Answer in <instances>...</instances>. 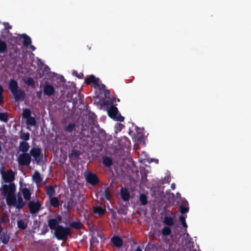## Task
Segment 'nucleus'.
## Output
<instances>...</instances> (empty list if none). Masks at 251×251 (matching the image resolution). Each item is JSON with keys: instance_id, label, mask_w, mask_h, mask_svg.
<instances>
[{"instance_id": "42", "label": "nucleus", "mask_w": 251, "mask_h": 251, "mask_svg": "<svg viewBox=\"0 0 251 251\" xmlns=\"http://www.w3.org/2000/svg\"><path fill=\"white\" fill-rule=\"evenodd\" d=\"M1 100H2V95L0 94V102L1 101Z\"/></svg>"}, {"instance_id": "19", "label": "nucleus", "mask_w": 251, "mask_h": 251, "mask_svg": "<svg viewBox=\"0 0 251 251\" xmlns=\"http://www.w3.org/2000/svg\"><path fill=\"white\" fill-rule=\"evenodd\" d=\"M93 211L96 214H98L99 215H103L105 213V209L102 208L100 206H97L94 207Z\"/></svg>"}, {"instance_id": "13", "label": "nucleus", "mask_w": 251, "mask_h": 251, "mask_svg": "<svg viewBox=\"0 0 251 251\" xmlns=\"http://www.w3.org/2000/svg\"><path fill=\"white\" fill-rule=\"evenodd\" d=\"M54 88L50 85H47L44 89V93L47 95L50 96L54 93Z\"/></svg>"}, {"instance_id": "18", "label": "nucleus", "mask_w": 251, "mask_h": 251, "mask_svg": "<svg viewBox=\"0 0 251 251\" xmlns=\"http://www.w3.org/2000/svg\"><path fill=\"white\" fill-rule=\"evenodd\" d=\"M24 44L25 46H28L30 45V48L32 50H35V48L33 46L31 45V39L29 37H28L26 35H25L24 36Z\"/></svg>"}, {"instance_id": "12", "label": "nucleus", "mask_w": 251, "mask_h": 251, "mask_svg": "<svg viewBox=\"0 0 251 251\" xmlns=\"http://www.w3.org/2000/svg\"><path fill=\"white\" fill-rule=\"evenodd\" d=\"M21 191L25 200L28 201L30 199L31 192L30 190L26 187H23L21 189Z\"/></svg>"}, {"instance_id": "16", "label": "nucleus", "mask_w": 251, "mask_h": 251, "mask_svg": "<svg viewBox=\"0 0 251 251\" xmlns=\"http://www.w3.org/2000/svg\"><path fill=\"white\" fill-rule=\"evenodd\" d=\"M112 242L113 244L117 247H121L122 245V239L118 236L113 237L112 238Z\"/></svg>"}, {"instance_id": "23", "label": "nucleus", "mask_w": 251, "mask_h": 251, "mask_svg": "<svg viewBox=\"0 0 251 251\" xmlns=\"http://www.w3.org/2000/svg\"><path fill=\"white\" fill-rule=\"evenodd\" d=\"M26 122L27 125L34 126L36 124V121L34 118L29 117L28 118L26 119Z\"/></svg>"}, {"instance_id": "15", "label": "nucleus", "mask_w": 251, "mask_h": 251, "mask_svg": "<svg viewBox=\"0 0 251 251\" xmlns=\"http://www.w3.org/2000/svg\"><path fill=\"white\" fill-rule=\"evenodd\" d=\"M32 179L37 184L41 183L42 180L40 174L37 171H36L32 176Z\"/></svg>"}, {"instance_id": "41", "label": "nucleus", "mask_w": 251, "mask_h": 251, "mask_svg": "<svg viewBox=\"0 0 251 251\" xmlns=\"http://www.w3.org/2000/svg\"><path fill=\"white\" fill-rule=\"evenodd\" d=\"M136 251H142L140 248H138L136 249Z\"/></svg>"}, {"instance_id": "36", "label": "nucleus", "mask_w": 251, "mask_h": 251, "mask_svg": "<svg viewBox=\"0 0 251 251\" xmlns=\"http://www.w3.org/2000/svg\"><path fill=\"white\" fill-rule=\"evenodd\" d=\"M74 126H75L73 124L70 125L66 127V130L68 131H71L74 128Z\"/></svg>"}, {"instance_id": "3", "label": "nucleus", "mask_w": 251, "mask_h": 251, "mask_svg": "<svg viewBox=\"0 0 251 251\" xmlns=\"http://www.w3.org/2000/svg\"><path fill=\"white\" fill-rule=\"evenodd\" d=\"M70 232L69 228L60 226L58 227L56 230L54 231V233L58 239L65 240L67 239V236L70 234Z\"/></svg>"}, {"instance_id": "29", "label": "nucleus", "mask_w": 251, "mask_h": 251, "mask_svg": "<svg viewBox=\"0 0 251 251\" xmlns=\"http://www.w3.org/2000/svg\"><path fill=\"white\" fill-rule=\"evenodd\" d=\"M46 192L48 195L50 196H51L54 192V188L51 186H49L47 187Z\"/></svg>"}, {"instance_id": "35", "label": "nucleus", "mask_w": 251, "mask_h": 251, "mask_svg": "<svg viewBox=\"0 0 251 251\" xmlns=\"http://www.w3.org/2000/svg\"><path fill=\"white\" fill-rule=\"evenodd\" d=\"M188 211V207H184V206H181L180 207V212L181 213L184 214L185 213H186Z\"/></svg>"}, {"instance_id": "2", "label": "nucleus", "mask_w": 251, "mask_h": 251, "mask_svg": "<svg viewBox=\"0 0 251 251\" xmlns=\"http://www.w3.org/2000/svg\"><path fill=\"white\" fill-rule=\"evenodd\" d=\"M9 88L16 100H23L24 99L25 93L21 90L18 89V83L16 81L11 80L9 82Z\"/></svg>"}, {"instance_id": "30", "label": "nucleus", "mask_w": 251, "mask_h": 251, "mask_svg": "<svg viewBox=\"0 0 251 251\" xmlns=\"http://www.w3.org/2000/svg\"><path fill=\"white\" fill-rule=\"evenodd\" d=\"M171 232L170 228L167 226L164 227L162 229V234L164 235H168Z\"/></svg>"}, {"instance_id": "25", "label": "nucleus", "mask_w": 251, "mask_h": 251, "mask_svg": "<svg viewBox=\"0 0 251 251\" xmlns=\"http://www.w3.org/2000/svg\"><path fill=\"white\" fill-rule=\"evenodd\" d=\"M30 111L29 109H25L23 110V116L25 118L27 119L28 117H30Z\"/></svg>"}, {"instance_id": "34", "label": "nucleus", "mask_w": 251, "mask_h": 251, "mask_svg": "<svg viewBox=\"0 0 251 251\" xmlns=\"http://www.w3.org/2000/svg\"><path fill=\"white\" fill-rule=\"evenodd\" d=\"M21 137L25 140H28L29 138V134L28 133H24L22 135Z\"/></svg>"}, {"instance_id": "11", "label": "nucleus", "mask_w": 251, "mask_h": 251, "mask_svg": "<svg viewBox=\"0 0 251 251\" xmlns=\"http://www.w3.org/2000/svg\"><path fill=\"white\" fill-rule=\"evenodd\" d=\"M29 208L31 213H37L40 207V204L39 202L30 201L29 203Z\"/></svg>"}, {"instance_id": "40", "label": "nucleus", "mask_w": 251, "mask_h": 251, "mask_svg": "<svg viewBox=\"0 0 251 251\" xmlns=\"http://www.w3.org/2000/svg\"><path fill=\"white\" fill-rule=\"evenodd\" d=\"M182 225H183V226L184 227H187V225H186V223L185 222L182 223Z\"/></svg>"}, {"instance_id": "8", "label": "nucleus", "mask_w": 251, "mask_h": 251, "mask_svg": "<svg viewBox=\"0 0 251 251\" xmlns=\"http://www.w3.org/2000/svg\"><path fill=\"white\" fill-rule=\"evenodd\" d=\"M85 81L87 84L92 83L95 87H100V79L93 75H90L89 77L86 78Z\"/></svg>"}, {"instance_id": "31", "label": "nucleus", "mask_w": 251, "mask_h": 251, "mask_svg": "<svg viewBox=\"0 0 251 251\" xmlns=\"http://www.w3.org/2000/svg\"><path fill=\"white\" fill-rule=\"evenodd\" d=\"M71 226L75 228H81L82 227L83 225L80 222H74L71 224Z\"/></svg>"}, {"instance_id": "22", "label": "nucleus", "mask_w": 251, "mask_h": 251, "mask_svg": "<svg viewBox=\"0 0 251 251\" xmlns=\"http://www.w3.org/2000/svg\"><path fill=\"white\" fill-rule=\"evenodd\" d=\"M164 223L168 226H172L174 224L173 219L171 217H165L164 218Z\"/></svg>"}, {"instance_id": "6", "label": "nucleus", "mask_w": 251, "mask_h": 251, "mask_svg": "<svg viewBox=\"0 0 251 251\" xmlns=\"http://www.w3.org/2000/svg\"><path fill=\"white\" fill-rule=\"evenodd\" d=\"M2 178L6 182H11L14 179V174L12 171H7L6 172L1 170Z\"/></svg>"}, {"instance_id": "28", "label": "nucleus", "mask_w": 251, "mask_h": 251, "mask_svg": "<svg viewBox=\"0 0 251 251\" xmlns=\"http://www.w3.org/2000/svg\"><path fill=\"white\" fill-rule=\"evenodd\" d=\"M18 227L22 229H25L27 226L26 224L22 220L18 222Z\"/></svg>"}, {"instance_id": "32", "label": "nucleus", "mask_w": 251, "mask_h": 251, "mask_svg": "<svg viewBox=\"0 0 251 251\" xmlns=\"http://www.w3.org/2000/svg\"><path fill=\"white\" fill-rule=\"evenodd\" d=\"M25 82L28 85H32L34 84L33 79L31 78H27L25 79Z\"/></svg>"}, {"instance_id": "20", "label": "nucleus", "mask_w": 251, "mask_h": 251, "mask_svg": "<svg viewBox=\"0 0 251 251\" xmlns=\"http://www.w3.org/2000/svg\"><path fill=\"white\" fill-rule=\"evenodd\" d=\"M50 204L54 207H57L59 205V201L57 198L52 197L50 199Z\"/></svg>"}, {"instance_id": "27", "label": "nucleus", "mask_w": 251, "mask_h": 251, "mask_svg": "<svg viewBox=\"0 0 251 251\" xmlns=\"http://www.w3.org/2000/svg\"><path fill=\"white\" fill-rule=\"evenodd\" d=\"M140 201L143 205L146 204L147 203V197L144 194H141L140 196Z\"/></svg>"}, {"instance_id": "9", "label": "nucleus", "mask_w": 251, "mask_h": 251, "mask_svg": "<svg viewBox=\"0 0 251 251\" xmlns=\"http://www.w3.org/2000/svg\"><path fill=\"white\" fill-rule=\"evenodd\" d=\"M31 155L34 158L35 160L39 163L41 159V150L39 148H33L30 151Z\"/></svg>"}, {"instance_id": "4", "label": "nucleus", "mask_w": 251, "mask_h": 251, "mask_svg": "<svg viewBox=\"0 0 251 251\" xmlns=\"http://www.w3.org/2000/svg\"><path fill=\"white\" fill-rule=\"evenodd\" d=\"M108 114L110 117L117 121L122 122L124 120V118L119 114L117 108L115 106H112L108 109Z\"/></svg>"}, {"instance_id": "7", "label": "nucleus", "mask_w": 251, "mask_h": 251, "mask_svg": "<svg viewBox=\"0 0 251 251\" xmlns=\"http://www.w3.org/2000/svg\"><path fill=\"white\" fill-rule=\"evenodd\" d=\"M61 219V217L60 216H58L55 219L49 220L48 225L50 228L52 230H54V231H55L58 227L60 226H58V224Z\"/></svg>"}, {"instance_id": "38", "label": "nucleus", "mask_w": 251, "mask_h": 251, "mask_svg": "<svg viewBox=\"0 0 251 251\" xmlns=\"http://www.w3.org/2000/svg\"><path fill=\"white\" fill-rule=\"evenodd\" d=\"M2 92H3V88L1 86H0V94L2 95Z\"/></svg>"}, {"instance_id": "39", "label": "nucleus", "mask_w": 251, "mask_h": 251, "mask_svg": "<svg viewBox=\"0 0 251 251\" xmlns=\"http://www.w3.org/2000/svg\"><path fill=\"white\" fill-rule=\"evenodd\" d=\"M171 188L172 189H174L175 188V184L174 183L172 184Z\"/></svg>"}, {"instance_id": "17", "label": "nucleus", "mask_w": 251, "mask_h": 251, "mask_svg": "<svg viewBox=\"0 0 251 251\" xmlns=\"http://www.w3.org/2000/svg\"><path fill=\"white\" fill-rule=\"evenodd\" d=\"M29 148L28 144L25 142H22L19 147L20 151L23 152H26Z\"/></svg>"}, {"instance_id": "37", "label": "nucleus", "mask_w": 251, "mask_h": 251, "mask_svg": "<svg viewBox=\"0 0 251 251\" xmlns=\"http://www.w3.org/2000/svg\"><path fill=\"white\" fill-rule=\"evenodd\" d=\"M179 220L181 222V223H183V222H185V218L183 216H180L179 217Z\"/></svg>"}, {"instance_id": "26", "label": "nucleus", "mask_w": 251, "mask_h": 251, "mask_svg": "<svg viewBox=\"0 0 251 251\" xmlns=\"http://www.w3.org/2000/svg\"><path fill=\"white\" fill-rule=\"evenodd\" d=\"M103 162L107 166H110L112 164L111 159L108 157H105L103 158Z\"/></svg>"}, {"instance_id": "33", "label": "nucleus", "mask_w": 251, "mask_h": 251, "mask_svg": "<svg viewBox=\"0 0 251 251\" xmlns=\"http://www.w3.org/2000/svg\"><path fill=\"white\" fill-rule=\"evenodd\" d=\"M0 120L2 121H6L7 120V116L4 113H0Z\"/></svg>"}, {"instance_id": "24", "label": "nucleus", "mask_w": 251, "mask_h": 251, "mask_svg": "<svg viewBox=\"0 0 251 251\" xmlns=\"http://www.w3.org/2000/svg\"><path fill=\"white\" fill-rule=\"evenodd\" d=\"M0 239L1 240L2 243L5 244L8 242L9 238L7 234H2L0 235Z\"/></svg>"}, {"instance_id": "43", "label": "nucleus", "mask_w": 251, "mask_h": 251, "mask_svg": "<svg viewBox=\"0 0 251 251\" xmlns=\"http://www.w3.org/2000/svg\"><path fill=\"white\" fill-rule=\"evenodd\" d=\"M119 126H122V125L119 124Z\"/></svg>"}, {"instance_id": "14", "label": "nucleus", "mask_w": 251, "mask_h": 251, "mask_svg": "<svg viewBox=\"0 0 251 251\" xmlns=\"http://www.w3.org/2000/svg\"><path fill=\"white\" fill-rule=\"evenodd\" d=\"M121 195L122 199L124 201H128L129 199L130 196L128 191L125 189L122 188L121 190Z\"/></svg>"}, {"instance_id": "10", "label": "nucleus", "mask_w": 251, "mask_h": 251, "mask_svg": "<svg viewBox=\"0 0 251 251\" xmlns=\"http://www.w3.org/2000/svg\"><path fill=\"white\" fill-rule=\"evenodd\" d=\"M87 181L92 185H95L99 182V179L94 174L88 173L85 176Z\"/></svg>"}, {"instance_id": "21", "label": "nucleus", "mask_w": 251, "mask_h": 251, "mask_svg": "<svg viewBox=\"0 0 251 251\" xmlns=\"http://www.w3.org/2000/svg\"><path fill=\"white\" fill-rule=\"evenodd\" d=\"M7 50V45L6 43L2 40H0V52L3 53Z\"/></svg>"}, {"instance_id": "5", "label": "nucleus", "mask_w": 251, "mask_h": 251, "mask_svg": "<svg viewBox=\"0 0 251 251\" xmlns=\"http://www.w3.org/2000/svg\"><path fill=\"white\" fill-rule=\"evenodd\" d=\"M18 161L21 165H28L30 163L31 158L28 153L21 154L18 157Z\"/></svg>"}, {"instance_id": "1", "label": "nucleus", "mask_w": 251, "mask_h": 251, "mask_svg": "<svg viewBox=\"0 0 251 251\" xmlns=\"http://www.w3.org/2000/svg\"><path fill=\"white\" fill-rule=\"evenodd\" d=\"M1 190L6 198V202L8 205L14 206L17 208H21L24 206L25 202L21 198H19L17 201L16 200L15 195L16 187L14 184L3 185Z\"/></svg>"}]
</instances>
